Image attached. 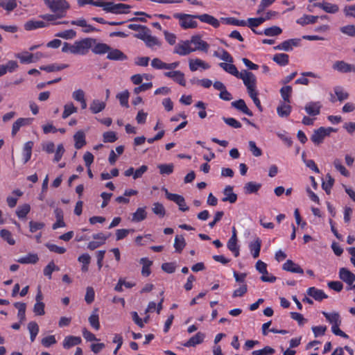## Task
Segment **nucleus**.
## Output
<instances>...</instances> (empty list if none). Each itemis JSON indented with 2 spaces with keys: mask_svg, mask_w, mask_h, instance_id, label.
I'll return each mask as SVG.
<instances>
[{
  "mask_svg": "<svg viewBox=\"0 0 355 355\" xmlns=\"http://www.w3.org/2000/svg\"><path fill=\"white\" fill-rule=\"evenodd\" d=\"M107 58L112 60H125L127 56L117 49L110 50L107 52Z\"/></svg>",
  "mask_w": 355,
  "mask_h": 355,
  "instance_id": "obj_20",
  "label": "nucleus"
},
{
  "mask_svg": "<svg viewBox=\"0 0 355 355\" xmlns=\"http://www.w3.org/2000/svg\"><path fill=\"white\" fill-rule=\"evenodd\" d=\"M131 8L130 5L124 4V3H116L114 8H113V11L112 13L113 14H127L128 13L129 9Z\"/></svg>",
  "mask_w": 355,
  "mask_h": 355,
  "instance_id": "obj_40",
  "label": "nucleus"
},
{
  "mask_svg": "<svg viewBox=\"0 0 355 355\" xmlns=\"http://www.w3.org/2000/svg\"><path fill=\"white\" fill-rule=\"evenodd\" d=\"M73 139L75 141V148L76 149L81 148L86 144L85 135V133L82 130L77 132L74 135Z\"/></svg>",
  "mask_w": 355,
  "mask_h": 355,
  "instance_id": "obj_28",
  "label": "nucleus"
},
{
  "mask_svg": "<svg viewBox=\"0 0 355 355\" xmlns=\"http://www.w3.org/2000/svg\"><path fill=\"white\" fill-rule=\"evenodd\" d=\"M334 166L336 170H338L345 177H349V173L346 168L342 164L341 161L339 159H335L334 161Z\"/></svg>",
  "mask_w": 355,
  "mask_h": 355,
  "instance_id": "obj_55",
  "label": "nucleus"
},
{
  "mask_svg": "<svg viewBox=\"0 0 355 355\" xmlns=\"http://www.w3.org/2000/svg\"><path fill=\"white\" fill-rule=\"evenodd\" d=\"M219 66L222 69H223L225 71L236 76V78H238L239 76V75L241 74V72H239L236 67L232 64L221 62L219 64Z\"/></svg>",
  "mask_w": 355,
  "mask_h": 355,
  "instance_id": "obj_36",
  "label": "nucleus"
},
{
  "mask_svg": "<svg viewBox=\"0 0 355 355\" xmlns=\"http://www.w3.org/2000/svg\"><path fill=\"white\" fill-rule=\"evenodd\" d=\"M33 119L31 118H19L17 119L12 124V135H15L21 127L30 125Z\"/></svg>",
  "mask_w": 355,
  "mask_h": 355,
  "instance_id": "obj_11",
  "label": "nucleus"
},
{
  "mask_svg": "<svg viewBox=\"0 0 355 355\" xmlns=\"http://www.w3.org/2000/svg\"><path fill=\"white\" fill-rule=\"evenodd\" d=\"M263 23V20L261 17L257 18H249L248 19V26L250 28L254 33H257L254 28L259 26Z\"/></svg>",
  "mask_w": 355,
  "mask_h": 355,
  "instance_id": "obj_56",
  "label": "nucleus"
},
{
  "mask_svg": "<svg viewBox=\"0 0 355 355\" xmlns=\"http://www.w3.org/2000/svg\"><path fill=\"white\" fill-rule=\"evenodd\" d=\"M116 98L119 100L120 103L122 106L128 107L129 92L128 90H125L121 93L118 94Z\"/></svg>",
  "mask_w": 355,
  "mask_h": 355,
  "instance_id": "obj_59",
  "label": "nucleus"
},
{
  "mask_svg": "<svg viewBox=\"0 0 355 355\" xmlns=\"http://www.w3.org/2000/svg\"><path fill=\"white\" fill-rule=\"evenodd\" d=\"M161 175H170L173 172V164H162L157 166Z\"/></svg>",
  "mask_w": 355,
  "mask_h": 355,
  "instance_id": "obj_45",
  "label": "nucleus"
},
{
  "mask_svg": "<svg viewBox=\"0 0 355 355\" xmlns=\"http://www.w3.org/2000/svg\"><path fill=\"white\" fill-rule=\"evenodd\" d=\"M334 91L339 101H343L349 98V94L340 86L335 87Z\"/></svg>",
  "mask_w": 355,
  "mask_h": 355,
  "instance_id": "obj_46",
  "label": "nucleus"
},
{
  "mask_svg": "<svg viewBox=\"0 0 355 355\" xmlns=\"http://www.w3.org/2000/svg\"><path fill=\"white\" fill-rule=\"evenodd\" d=\"M33 145L34 144L32 141H27L24 144L22 150L24 164H26L30 160L32 155V149Z\"/></svg>",
  "mask_w": 355,
  "mask_h": 355,
  "instance_id": "obj_23",
  "label": "nucleus"
},
{
  "mask_svg": "<svg viewBox=\"0 0 355 355\" xmlns=\"http://www.w3.org/2000/svg\"><path fill=\"white\" fill-rule=\"evenodd\" d=\"M93 40L91 38H85L74 42L75 55H86L92 47Z\"/></svg>",
  "mask_w": 355,
  "mask_h": 355,
  "instance_id": "obj_5",
  "label": "nucleus"
},
{
  "mask_svg": "<svg viewBox=\"0 0 355 355\" xmlns=\"http://www.w3.org/2000/svg\"><path fill=\"white\" fill-rule=\"evenodd\" d=\"M319 19L318 16H313V15H305L302 16V17L299 18L297 20V23L304 26L309 24H315L317 22V20Z\"/></svg>",
  "mask_w": 355,
  "mask_h": 355,
  "instance_id": "obj_30",
  "label": "nucleus"
},
{
  "mask_svg": "<svg viewBox=\"0 0 355 355\" xmlns=\"http://www.w3.org/2000/svg\"><path fill=\"white\" fill-rule=\"evenodd\" d=\"M55 36L65 40H71L76 37V33L73 30L69 29L59 32L55 34Z\"/></svg>",
  "mask_w": 355,
  "mask_h": 355,
  "instance_id": "obj_51",
  "label": "nucleus"
},
{
  "mask_svg": "<svg viewBox=\"0 0 355 355\" xmlns=\"http://www.w3.org/2000/svg\"><path fill=\"white\" fill-rule=\"evenodd\" d=\"M282 32V29L276 26L266 28L263 33L267 36H276L281 34Z\"/></svg>",
  "mask_w": 355,
  "mask_h": 355,
  "instance_id": "obj_61",
  "label": "nucleus"
},
{
  "mask_svg": "<svg viewBox=\"0 0 355 355\" xmlns=\"http://www.w3.org/2000/svg\"><path fill=\"white\" fill-rule=\"evenodd\" d=\"M173 53L182 56L189 55V51L187 50V42L184 41L178 43L175 46Z\"/></svg>",
  "mask_w": 355,
  "mask_h": 355,
  "instance_id": "obj_47",
  "label": "nucleus"
},
{
  "mask_svg": "<svg viewBox=\"0 0 355 355\" xmlns=\"http://www.w3.org/2000/svg\"><path fill=\"white\" fill-rule=\"evenodd\" d=\"M163 190L165 191V195L167 199L175 202L179 206V209L181 211H186L189 210V207L187 205L183 196L169 193L166 189H163Z\"/></svg>",
  "mask_w": 355,
  "mask_h": 355,
  "instance_id": "obj_6",
  "label": "nucleus"
},
{
  "mask_svg": "<svg viewBox=\"0 0 355 355\" xmlns=\"http://www.w3.org/2000/svg\"><path fill=\"white\" fill-rule=\"evenodd\" d=\"M186 245V241L182 235H177L174 241V248L177 252H181Z\"/></svg>",
  "mask_w": 355,
  "mask_h": 355,
  "instance_id": "obj_39",
  "label": "nucleus"
},
{
  "mask_svg": "<svg viewBox=\"0 0 355 355\" xmlns=\"http://www.w3.org/2000/svg\"><path fill=\"white\" fill-rule=\"evenodd\" d=\"M275 353V349L269 346H266L264 348L259 350H254L252 352V355H272Z\"/></svg>",
  "mask_w": 355,
  "mask_h": 355,
  "instance_id": "obj_63",
  "label": "nucleus"
},
{
  "mask_svg": "<svg viewBox=\"0 0 355 355\" xmlns=\"http://www.w3.org/2000/svg\"><path fill=\"white\" fill-rule=\"evenodd\" d=\"M307 294L317 301H322L323 299L327 298V295L323 292V291L315 287L309 288L307 290Z\"/></svg>",
  "mask_w": 355,
  "mask_h": 355,
  "instance_id": "obj_21",
  "label": "nucleus"
},
{
  "mask_svg": "<svg viewBox=\"0 0 355 355\" xmlns=\"http://www.w3.org/2000/svg\"><path fill=\"white\" fill-rule=\"evenodd\" d=\"M78 108L73 105L72 102H69L66 103L64 105V111L62 112V117L63 119H67L71 114L77 112Z\"/></svg>",
  "mask_w": 355,
  "mask_h": 355,
  "instance_id": "obj_33",
  "label": "nucleus"
},
{
  "mask_svg": "<svg viewBox=\"0 0 355 355\" xmlns=\"http://www.w3.org/2000/svg\"><path fill=\"white\" fill-rule=\"evenodd\" d=\"M196 15L175 13L173 17L179 20V24L183 29L195 28L198 26V23L194 19Z\"/></svg>",
  "mask_w": 355,
  "mask_h": 355,
  "instance_id": "obj_2",
  "label": "nucleus"
},
{
  "mask_svg": "<svg viewBox=\"0 0 355 355\" xmlns=\"http://www.w3.org/2000/svg\"><path fill=\"white\" fill-rule=\"evenodd\" d=\"M291 112V107L286 103H282L277 108V112L280 117H287Z\"/></svg>",
  "mask_w": 355,
  "mask_h": 355,
  "instance_id": "obj_37",
  "label": "nucleus"
},
{
  "mask_svg": "<svg viewBox=\"0 0 355 355\" xmlns=\"http://www.w3.org/2000/svg\"><path fill=\"white\" fill-rule=\"evenodd\" d=\"M89 322L90 325L96 330H98L100 329L99 319L98 315L96 313V311L94 312L90 315V317L89 318Z\"/></svg>",
  "mask_w": 355,
  "mask_h": 355,
  "instance_id": "obj_62",
  "label": "nucleus"
},
{
  "mask_svg": "<svg viewBox=\"0 0 355 355\" xmlns=\"http://www.w3.org/2000/svg\"><path fill=\"white\" fill-rule=\"evenodd\" d=\"M105 103L98 100V99H94L92 101L89 110L93 114H97L101 111H103L105 107Z\"/></svg>",
  "mask_w": 355,
  "mask_h": 355,
  "instance_id": "obj_27",
  "label": "nucleus"
},
{
  "mask_svg": "<svg viewBox=\"0 0 355 355\" xmlns=\"http://www.w3.org/2000/svg\"><path fill=\"white\" fill-rule=\"evenodd\" d=\"M214 55L227 62H233L232 57L227 51L224 49H222L220 51H215L214 53Z\"/></svg>",
  "mask_w": 355,
  "mask_h": 355,
  "instance_id": "obj_50",
  "label": "nucleus"
},
{
  "mask_svg": "<svg viewBox=\"0 0 355 355\" xmlns=\"http://www.w3.org/2000/svg\"><path fill=\"white\" fill-rule=\"evenodd\" d=\"M190 43L193 44L195 51H201L207 52L209 48V44L201 39L199 35L192 36L190 39Z\"/></svg>",
  "mask_w": 355,
  "mask_h": 355,
  "instance_id": "obj_8",
  "label": "nucleus"
},
{
  "mask_svg": "<svg viewBox=\"0 0 355 355\" xmlns=\"http://www.w3.org/2000/svg\"><path fill=\"white\" fill-rule=\"evenodd\" d=\"M30 211L31 206L28 204H24L17 207L16 214L19 218H24Z\"/></svg>",
  "mask_w": 355,
  "mask_h": 355,
  "instance_id": "obj_43",
  "label": "nucleus"
},
{
  "mask_svg": "<svg viewBox=\"0 0 355 355\" xmlns=\"http://www.w3.org/2000/svg\"><path fill=\"white\" fill-rule=\"evenodd\" d=\"M261 187L260 184L255 183L254 182H249L245 184L244 190L245 193H256Z\"/></svg>",
  "mask_w": 355,
  "mask_h": 355,
  "instance_id": "obj_52",
  "label": "nucleus"
},
{
  "mask_svg": "<svg viewBox=\"0 0 355 355\" xmlns=\"http://www.w3.org/2000/svg\"><path fill=\"white\" fill-rule=\"evenodd\" d=\"M335 131L336 130L333 128L320 127V128L313 131V133L311 137V140L315 145H320L323 142V140L326 137L329 136L331 132Z\"/></svg>",
  "mask_w": 355,
  "mask_h": 355,
  "instance_id": "obj_4",
  "label": "nucleus"
},
{
  "mask_svg": "<svg viewBox=\"0 0 355 355\" xmlns=\"http://www.w3.org/2000/svg\"><path fill=\"white\" fill-rule=\"evenodd\" d=\"M189 66L191 71H196L200 67L203 69H208L210 68V65L208 63L199 58L189 60Z\"/></svg>",
  "mask_w": 355,
  "mask_h": 355,
  "instance_id": "obj_13",
  "label": "nucleus"
},
{
  "mask_svg": "<svg viewBox=\"0 0 355 355\" xmlns=\"http://www.w3.org/2000/svg\"><path fill=\"white\" fill-rule=\"evenodd\" d=\"M340 31L345 35L355 37V25H347L342 26L340 27Z\"/></svg>",
  "mask_w": 355,
  "mask_h": 355,
  "instance_id": "obj_60",
  "label": "nucleus"
},
{
  "mask_svg": "<svg viewBox=\"0 0 355 355\" xmlns=\"http://www.w3.org/2000/svg\"><path fill=\"white\" fill-rule=\"evenodd\" d=\"M28 329L31 334V340L33 342L39 332V326L35 322H30L28 324Z\"/></svg>",
  "mask_w": 355,
  "mask_h": 355,
  "instance_id": "obj_48",
  "label": "nucleus"
},
{
  "mask_svg": "<svg viewBox=\"0 0 355 355\" xmlns=\"http://www.w3.org/2000/svg\"><path fill=\"white\" fill-rule=\"evenodd\" d=\"M315 6L322 8L323 10L328 13L334 14L339 10V7L338 5L329 2L318 3L315 4Z\"/></svg>",
  "mask_w": 355,
  "mask_h": 355,
  "instance_id": "obj_25",
  "label": "nucleus"
},
{
  "mask_svg": "<svg viewBox=\"0 0 355 355\" xmlns=\"http://www.w3.org/2000/svg\"><path fill=\"white\" fill-rule=\"evenodd\" d=\"M164 76L172 78L175 82L180 84L182 86L186 85V80L184 78V74L180 71H171L164 73Z\"/></svg>",
  "mask_w": 355,
  "mask_h": 355,
  "instance_id": "obj_10",
  "label": "nucleus"
},
{
  "mask_svg": "<svg viewBox=\"0 0 355 355\" xmlns=\"http://www.w3.org/2000/svg\"><path fill=\"white\" fill-rule=\"evenodd\" d=\"M48 26L49 24L47 22H45L44 21H37L34 19L27 21L24 25V29L28 31Z\"/></svg>",
  "mask_w": 355,
  "mask_h": 355,
  "instance_id": "obj_12",
  "label": "nucleus"
},
{
  "mask_svg": "<svg viewBox=\"0 0 355 355\" xmlns=\"http://www.w3.org/2000/svg\"><path fill=\"white\" fill-rule=\"evenodd\" d=\"M152 210L153 213L159 217H164L166 214V210L162 204L159 202H155L153 205Z\"/></svg>",
  "mask_w": 355,
  "mask_h": 355,
  "instance_id": "obj_57",
  "label": "nucleus"
},
{
  "mask_svg": "<svg viewBox=\"0 0 355 355\" xmlns=\"http://www.w3.org/2000/svg\"><path fill=\"white\" fill-rule=\"evenodd\" d=\"M299 41L300 40L297 39L288 40L275 46L274 49L275 50H284L286 51H289L293 49V46L298 45Z\"/></svg>",
  "mask_w": 355,
  "mask_h": 355,
  "instance_id": "obj_15",
  "label": "nucleus"
},
{
  "mask_svg": "<svg viewBox=\"0 0 355 355\" xmlns=\"http://www.w3.org/2000/svg\"><path fill=\"white\" fill-rule=\"evenodd\" d=\"M195 17L200 19L202 22L211 25L214 28H218L220 26L219 21L214 17L208 14H203L200 15H196Z\"/></svg>",
  "mask_w": 355,
  "mask_h": 355,
  "instance_id": "obj_17",
  "label": "nucleus"
},
{
  "mask_svg": "<svg viewBox=\"0 0 355 355\" xmlns=\"http://www.w3.org/2000/svg\"><path fill=\"white\" fill-rule=\"evenodd\" d=\"M110 50V46L104 43H98L92 49L93 53L95 54H104Z\"/></svg>",
  "mask_w": 355,
  "mask_h": 355,
  "instance_id": "obj_44",
  "label": "nucleus"
},
{
  "mask_svg": "<svg viewBox=\"0 0 355 355\" xmlns=\"http://www.w3.org/2000/svg\"><path fill=\"white\" fill-rule=\"evenodd\" d=\"M261 246V241L259 238H257L254 241L249 244V248L253 258L256 259L259 256Z\"/></svg>",
  "mask_w": 355,
  "mask_h": 355,
  "instance_id": "obj_26",
  "label": "nucleus"
},
{
  "mask_svg": "<svg viewBox=\"0 0 355 355\" xmlns=\"http://www.w3.org/2000/svg\"><path fill=\"white\" fill-rule=\"evenodd\" d=\"M339 277L349 286H352L355 282V275L345 268L340 269Z\"/></svg>",
  "mask_w": 355,
  "mask_h": 355,
  "instance_id": "obj_14",
  "label": "nucleus"
},
{
  "mask_svg": "<svg viewBox=\"0 0 355 355\" xmlns=\"http://www.w3.org/2000/svg\"><path fill=\"white\" fill-rule=\"evenodd\" d=\"M224 197L222 200L223 202H230L234 203L237 200V196L233 193V188L231 186H227L223 191Z\"/></svg>",
  "mask_w": 355,
  "mask_h": 355,
  "instance_id": "obj_18",
  "label": "nucleus"
},
{
  "mask_svg": "<svg viewBox=\"0 0 355 355\" xmlns=\"http://www.w3.org/2000/svg\"><path fill=\"white\" fill-rule=\"evenodd\" d=\"M272 60L280 66H285L288 63V55L286 53L275 54Z\"/></svg>",
  "mask_w": 355,
  "mask_h": 355,
  "instance_id": "obj_41",
  "label": "nucleus"
},
{
  "mask_svg": "<svg viewBox=\"0 0 355 355\" xmlns=\"http://www.w3.org/2000/svg\"><path fill=\"white\" fill-rule=\"evenodd\" d=\"M56 14H44L40 15V17L42 18L43 20L46 21L45 22H47L49 24V22H52L53 24H67L68 21H64L62 22H54L55 21L61 19L60 17H58L55 16Z\"/></svg>",
  "mask_w": 355,
  "mask_h": 355,
  "instance_id": "obj_31",
  "label": "nucleus"
},
{
  "mask_svg": "<svg viewBox=\"0 0 355 355\" xmlns=\"http://www.w3.org/2000/svg\"><path fill=\"white\" fill-rule=\"evenodd\" d=\"M82 340L80 337L68 336L64 338L63 341V347L65 349H69L73 346L78 345L81 343Z\"/></svg>",
  "mask_w": 355,
  "mask_h": 355,
  "instance_id": "obj_22",
  "label": "nucleus"
},
{
  "mask_svg": "<svg viewBox=\"0 0 355 355\" xmlns=\"http://www.w3.org/2000/svg\"><path fill=\"white\" fill-rule=\"evenodd\" d=\"M293 89L291 86H284L281 88L280 94L284 101L288 103H290V96L291 95Z\"/></svg>",
  "mask_w": 355,
  "mask_h": 355,
  "instance_id": "obj_54",
  "label": "nucleus"
},
{
  "mask_svg": "<svg viewBox=\"0 0 355 355\" xmlns=\"http://www.w3.org/2000/svg\"><path fill=\"white\" fill-rule=\"evenodd\" d=\"M205 337V334L198 332L195 336H192L187 343L184 344V347H193L198 344L202 343Z\"/></svg>",
  "mask_w": 355,
  "mask_h": 355,
  "instance_id": "obj_24",
  "label": "nucleus"
},
{
  "mask_svg": "<svg viewBox=\"0 0 355 355\" xmlns=\"http://www.w3.org/2000/svg\"><path fill=\"white\" fill-rule=\"evenodd\" d=\"M45 5L55 16L64 18L70 9V4L67 0H44Z\"/></svg>",
  "mask_w": 355,
  "mask_h": 355,
  "instance_id": "obj_1",
  "label": "nucleus"
},
{
  "mask_svg": "<svg viewBox=\"0 0 355 355\" xmlns=\"http://www.w3.org/2000/svg\"><path fill=\"white\" fill-rule=\"evenodd\" d=\"M54 270H59L58 266L53 261H51L44 269V275L49 279L51 278V274Z\"/></svg>",
  "mask_w": 355,
  "mask_h": 355,
  "instance_id": "obj_64",
  "label": "nucleus"
},
{
  "mask_svg": "<svg viewBox=\"0 0 355 355\" xmlns=\"http://www.w3.org/2000/svg\"><path fill=\"white\" fill-rule=\"evenodd\" d=\"M140 263L143 265L141 270L142 275L148 277L150 274V267L151 266L153 262L148 260L147 258H141L140 259Z\"/></svg>",
  "mask_w": 355,
  "mask_h": 355,
  "instance_id": "obj_42",
  "label": "nucleus"
},
{
  "mask_svg": "<svg viewBox=\"0 0 355 355\" xmlns=\"http://www.w3.org/2000/svg\"><path fill=\"white\" fill-rule=\"evenodd\" d=\"M282 268L284 270L291 272L293 273L303 274V269L297 263H294L291 260H287L282 266Z\"/></svg>",
  "mask_w": 355,
  "mask_h": 355,
  "instance_id": "obj_16",
  "label": "nucleus"
},
{
  "mask_svg": "<svg viewBox=\"0 0 355 355\" xmlns=\"http://www.w3.org/2000/svg\"><path fill=\"white\" fill-rule=\"evenodd\" d=\"M38 261L37 254H30L26 257L19 258L17 261L20 263H35Z\"/></svg>",
  "mask_w": 355,
  "mask_h": 355,
  "instance_id": "obj_53",
  "label": "nucleus"
},
{
  "mask_svg": "<svg viewBox=\"0 0 355 355\" xmlns=\"http://www.w3.org/2000/svg\"><path fill=\"white\" fill-rule=\"evenodd\" d=\"M232 106L234 108L237 109L238 110H240L243 113L247 114L248 116H252V112L248 109V106L246 105L245 101L243 99H239L238 101H235L232 102L231 103Z\"/></svg>",
  "mask_w": 355,
  "mask_h": 355,
  "instance_id": "obj_19",
  "label": "nucleus"
},
{
  "mask_svg": "<svg viewBox=\"0 0 355 355\" xmlns=\"http://www.w3.org/2000/svg\"><path fill=\"white\" fill-rule=\"evenodd\" d=\"M15 56L20 60L21 63H32L35 62L33 54L27 51L18 53Z\"/></svg>",
  "mask_w": 355,
  "mask_h": 355,
  "instance_id": "obj_38",
  "label": "nucleus"
},
{
  "mask_svg": "<svg viewBox=\"0 0 355 355\" xmlns=\"http://www.w3.org/2000/svg\"><path fill=\"white\" fill-rule=\"evenodd\" d=\"M146 216L147 213L146 211V207H139L132 214V221L140 222L144 220L146 218Z\"/></svg>",
  "mask_w": 355,
  "mask_h": 355,
  "instance_id": "obj_35",
  "label": "nucleus"
},
{
  "mask_svg": "<svg viewBox=\"0 0 355 355\" xmlns=\"http://www.w3.org/2000/svg\"><path fill=\"white\" fill-rule=\"evenodd\" d=\"M69 67L67 64H53L47 66H42L40 69L47 72L58 71Z\"/></svg>",
  "mask_w": 355,
  "mask_h": 355,
  "instance_id": "obj_29",
  "label": "nucleus"
},
{
  "mask_svg": "<svg viewBox=\"0 0 355 355\" xmlns=\"http://www.w3.org/2000/svg\"><path fill=\"white\" fill-rule=\"evenodd\" d=\"M322 104L319 101H311L305 105L304 110L309 116H317L320 114Z\"/></svg>",
  "mask_w": 355,
  "mask_h": 355,
  "instance_id": "obj_9",
  "label": "nucleus"
},
{
  "mask_svg": "<svg viewBox=\"0 0 355 355\" xmlns=\"http://www.w3.org/2000/svg\"><path fill=\"white\" fill-rule=\"evenodd\" d=\"M322 314L326 318V319L333 325L334 324H340L341 320L340 318V315L338 313H327L323 311Z\"/></svg>",
  "mask_w": 355,
  "mask_h": 355,
  "instance_id": "obj_32",
  "label": "nucleus"
},
{
  "mask_svg": "<svg viewBox=\"0 0 355 355\" xmlns=\"http://www.w3.org/2000/svg\"><path fill=\"white\" fill-rule=\"evenodd\" d=\"M137 37L143 40L147 46L153 48L155 46H159L160 43L157 37L152 36L148 30L137 35Z\"/></svg>",
  "mask_w": 355,
  "mask_h": 355,
  "instance_id": "obj_7",
  "label": "nucleus"
},
{
  "mask_svg": "<svg viewBox=\"0 0 355 355\" xmlns=\"http://www.w3.org/2000/svg\"><path fill=\"white\" fill-rule=\"evenodd\" d=\"M333 69L341 73H349L350 69V64L344 61H336L333 64Z\"/></svg>",
  "mask_w": 355,
  "mask_h": 355,
  "instance_id": "obj_34",
  "label": "nucleus"
},
{
  "mask_svg": "<svg viewBox=\"0 0 355 355\" xmlns=\"http://www.w3.org/2000/svg\"><path fill=\"white\" fill-rule=\"evenodd\" d=\"M238 78L242 79L243 81L245 86L247 87L248 94L257 92V80L255 76L252 73L245 70L242 71Z\"/></svg>",
  "mask_w": 355,
  "mask_h": 355,
  "instance_id": "obj_3",
  "label": "nucleus"
},
{
  "mask_svg": "<svg viewBox=\"0 0 355 355\" xmlns=\"http://www.w3.org/2000/svg\"><path fill=\"white\" fill-rule=\"evenodd\" d=\"M1 237L6 241L10 245H14L15 243V239L12 236V234L8 230L3 229L0 231Z\"/></svg>",
  "mask_w": 355,
  "mask_h": 355,
  "instance_id": "obj_58",
  "label": "nucleus"
},
{
  "mask_svg": "<svg viewBox=\"0 0 355 355\" xmlns=\"http://www.w3.org/2000/svg\"><path fill=\"white\" fill-rule=\"evenodd\" d=\"M227 248L234 253V256L237 257L239 255V247L237 245V239H230L227 244Z\"/></svg>",
  "mask_w": 355,
  "mask_h": 355,
  "instance_id": "obj_49",
  "label": "nucleus"
}]
</instances>
